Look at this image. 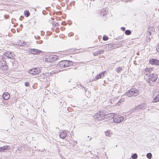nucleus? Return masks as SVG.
<instances>
[{"label":"nucleus","instance_id":"35","mask_svg":"<svg viewBox=\"0 0 159 159\" xmlns=\"http://www.w3.org/2000/svg\"><path fill=\"white\" fill-rule=\"evenodd\" d=\"M125 100V99L124 98H122L120 100H119L118 102V103H121L123 102Z\"/></svg>","mask_w":159,"mask_h":159},{"label":"nucleus","instance_id":"43","mask_svg":"<svg viewBox=\"0 0 159 159\" xmlns=\"http://www.w3.org/2000/svg\"><path fill=\"white\" fill-rule=\"evenodd\" d=\"M84 89L85 90V92L86 91V88H85V87H84Z\"/></svg>","mask_w":159,"mask_h":159},{"label":"nucleus","instance_id":"13","mask_svg":"<svg viewBox=\"0 0 159 159\" xmlns=\"http://www.w3.org/2000/svg\"><path fill=\"white\" fill-rule=\"evenodd\" d=\"M66 135V132L65 131L61 132L59 134V137L62 139H64Z\"/></svg>","mask_w":159,"mask_h":159},{"label":"nucleus","instance_id":"42","mask_svg":"<svg viewBox=\"0 0 159 159\" xmlns=\"http://www.w3.org/2000/svg\"><path fill=\"white\" fill-rule=\"evenodd\" d=\"M23 18V16H21V17H20V20H22V18Z\"/></svg>","mask_w":159,"mask_h":159},{"label":"nucleus","instance_id":"26","mask_svg":"<svg viewBox=\"0 0 159 159\" xmlns=\"http://www.w3.org/2000/svg\"><path fill=\"white\" fill-rule=\"evenodd\" d=\"M105 134L106 136L110 137L112 135V133L110 131H107L105 132Z\"/></svg>","mask_w":159,"mask_h":159},{"label":"nucleus","instance_id":"20","mask_svg":"<svg viewBox=\"0 0 159 159\" xmlns=\"http://www.w3.org/2000/svg\"><path fill=\"white\" fill-rule=\"evenodd\" d=\"M106 10H104V9H102L101 11H99V14H100V16H104L105 15H106Z\"/></svg>","mask_w":159,"mask_h":159},{"label":"nucleus","instance_id":"23","mask_svg":"<svg viewBox=\"0 0 159 159\" xmlns=\"http://www.w3.org/2000/svg\"><path fill=\"white\" fill-rule=\"evenodd\" d=\"M71 79L70 78H68L65 79V82L67 84H71Z\"/></svg>","mask_w":159,"mask_h":159},{"label":"nucleus","instance_id":"22","mask_svg":"<svg viewBox=\"0 0 159 159\" xmlns=\"http://www.w3.org/2000/svg\"><path fill=\"white\" fill-rule=\"evenodd\" d=\"M24 15L26 17H28L30 15V13L28 10H25L24 11Z\"/></svg>","mask_w":159,"mask_h":159},{"label":"nucleus","instance_id":"38","mask_svg":"<svg viewBox=\"0 0 159 159\" xmlns=\"http://www.w3.org/2000/svg\"><path fill=\"white\" fill-rule=\"evenodd\" d=\"M121 29L123 31H125V27H122L121 28Z\"/></svg>","mask_w":159,"mask_h":159},{"label":"nucleus","instance_id":"51","mask_svg":"<svg viewBox=\"0 0 159 159\" xmlns=\"http://www.w3.org/2000/svg\"><path fill=\"white\" fill-rule=\"evenodd\" d=\"M158 1H159V0H158Z\"/></svg>","mask_w":159,"mask_h":159},{"label":"nucleus","instance_id":"16","mask_svg":"<svg viewBox=\"0 0 159 159\" xmlns=\"http://www.w3.org/2000/svg\"><path fill=\"white\" fill-rule=\"evenodd\" d=\"M154 31V29L153 27H150L148 29V32L146 33L148 34H152V33Z\"/></svg>","mask_w":159,"mask_h":159},{"label":"nucleus","instance_id":"21","mask_svg":"<svg viewBox=\"0 0 159 159\" xmlns=\"http://www.w3.org/2000/svg\"><path fill=\"white\" fill-rule=\"evenodd\" d=\"M5 54L7 55L8 56L11 57H8V59L10 58L12 59L14 57L12 55V53L11 52L9 51L6 52H5Z\"/></svg>","mask_w":159,"mask_h":159},{"label":"nucleus","instance_id":"17","mask_svg":"<svg viewBox=\"0 0 159 159\" xmlns=\"http://www.w3.org/2000/svg\"><path fill=\"white\" fill-rule=\"evenodd\" d=\"M10 97V95L8 93H5L3 94L2 97L4 99L7 100Z\"/></svg>","mask_w":159,"mask_h":159},{"label":"nucleus","instance_id":"37","mask_svg":"<svg viewBox=\"0 0 159 159\" xmlns=\"http://www.w3.org/2000/svg\"><path fill=\"white\" fill-rule=\"evenodd\" d=\"M156 50L157 52H159V43L157 45L156 47Z\"/></svg>","mask_w":159,"mask_h":159},{"label":"nucleus","instance_id":"2","mask_svg":"<svg viewBox=\"0 0 159 159\" xmlns=\"http://www.w3.org/2000/svg\"><path fill=\"white\" fill-rule=\"evenodd\" d=\"M76 63L69 60H63L60 61L58 63V66L61 67H65L75 65Z\"/></svg>","mask_w":159,"mask_h":159},{"label":"nucleus","instance_id":"49","mask_svg":"<svg viewBox=\"0 0 159 159\" xmlns=\"http://www.w3.org/2000/svg\"><path fill=\"white\" fill-rule=\"evenodd\" d=\"M89 136H88V138H89Z\"/></svg>","mask_w":159,"mask_h":159},{"label":"nucleus","instance_id":"39","mask_svg":"<svg viewBox=\"0 0 159 159\" xmlns=\"http://www.w3.org/2000/svg\"><path fill=\"white\" fill-rule=\"evenodd\" d=\"M4 16L5 18L6 19L8 18L9 17V16L8 15H4Z\"/></svg>","mask_w":159,"mask_h":159},{"label":"nucleus","instance_id":"1","mask_svg":"<svg viewBox=\"0 0 159 159\" xmlns=\"http://www.w3.org/2000/svg\"><path fill=\"white\" fill-rule=\"evenodd\" d=\"M152 68H146L142 71V74L144 75V79L148 83L155 82L158 78L157 75L152 72Z\"/></svg>","mask_w":159,"mask_h":159},{"label":"nucleus","instance_id":"9","mask_svg":"<svg viewBox=\"0 0 159 159\" xmlns=\"http://www.w3.org/2000/svg\"><path fill=\"white\" fill-rule=\"evenodd\" d=\"M7 66L6 63V61L5 60H0V69L2 70H7Z\"/></svg>","mask_w":159,"mask_h":159},{"label":"nucleus","instance_id":"14","mask_svg":"<svg viewBox=\"0 0 159 159\" xmlns=\"http://www.w3.org/2000/svg\"><path fill=\"white\" fill-rule=\"evenodd\" d=\"M104 50H98L96 52H95L93 53V54L94 56H96L99 54H101L103 53Z\"/></svg>","mask_w":159,"mask_h":159},{"label":"nucleus","instance_id":"19","mask_svg":"<svg viewBox=\"0 0 159 159\" xmlns=\"http://www.w3.org/2000/svg\"><path fill=\"white\" fill-rule=\"evenodd\" d=\"M8 57H9L5 54V52L1 56V60L2 61L6 60L7 59H8Z\"/></svg>","mask_w":159,"mask_h":159},{"label":"nucleus","instance_id":"36","mask_svg":"<svg viewBox=\"0 0 159 159\" xmlns=\"http://www.w3.org/2000/svg\"><path fill=\"white\" fill-rule=\"evenodd\" d=\"M25 85L26 87H28L29 86L30 83L28 82H25Z\"/></svg>","mask_w":159,"mask_h":159},{"label":"nucleus","instance_id":"47","mask_svg":"<svg viewBox=\"0 0 159 159\" xmlns=\"http://www.w3.org/2000/svg\"><path fill=\"white\" fill-rule=\"evenodd\" d=\"M91 1H94V0H90Z\"/></svg>","mask_w":159,"mask_h":159},{"label":"nucleus","instance_id":"8","mask_svg":"<svg viewBox=\"0 0 159 159\" xmlns=\"http://www.w3.org/2000/svg\"><path fill=\"white\" fill-rule=\"evenodd\" d=\"M150 64L155 66H159V60L154 58H151L149 60Z\"/></svg>","mask_w":159,"mask_h":159},{"label":"nucleus","instance_id":"41","mask_svg":"<svg viewBox=\"0 0 159 159\" xmlns=\"http://www.w3.org/2000/svg\"><path fill=\"white\" fill-rule=\"evenodd\" d=\"M5 150H4V149H3V150H0V152H5Z\"/></svg>","mask_w":159,"mask_h":159},{"label":"nucleus","instance_id":"25","mask_svg":"<svg viewBox=\"0 0 159 159\" xmlns=\"http://www.w3.org/2000/svg\"><path fill=\"white\" fill-rule=\"evenodd\" d=\"M125 34L126 35H129L131 34V32L130 30H125Z\"/></svg>","mask_w":159,"mask_h":159},{"label":"nucleus","instance_id":"40","mask_svg":"<svg viewBox=\"0 0 159 159\" xmlns=\"http://www.w3.org/2000/svg\"><path fill=\"white\" fill-rule=\"evenodd\" d=\"M158 98V100L156 101H159V93L157 96Z\"/></svg>","mask_w":159,"mask_h":159},{"label":"nucleus","instance_id":"30","mask_svg":"<svg viewBox=\"0 0 159 159\" xmlns=\"http://www.w3.org/2000/svg\"><path fill=\"white\" fill-rule=\"evenodd\" d=\"M9 147L8 146H3V147H0V149H9Z\"/></svg>","mask_w":159,"mask_h":159},{"label":"nucleus","instance_id":"3","mask_svg":"<svg viewBox=\"0 0 159 159\" xmlns=\"http://www.w3.org/2000/svg\"><path fill=\"white\" fill-rule=\"evenodd\" d=\"M139 92L138 90L132 88L126 92L125 94L129 97H131L132 96H136L139 94Z\"/></svg>","mask_w":159,"mask_h":159},{"label":"nucleus","instance_id":"32","mask_svg":"<svg viewBox=\"0 0 159 159\" xmlns=\"http://www.w3.org/2000/svg\"><path fill=\"white\" fill-rule=\"evenodd\" d=\"M108 39V38L107 36L105 35L103 36V40L107 41Z\"/></svg>","mask_w":159,"mask_h":159},{"label":"nucleus","instance_id":"18","mask_svg":"<svg viewBox=\"0 0 159 159\" xmlns=\"http://www.w3.org/2000/svg\"><path fill=\"white\" fill-rule=\"evenodd\" d=\"M58 56L56 55H55L52 57L51 58H49V61L50 62H52V61H56L57 59H58Z\"/></svg>","mask_w":159,"mask_h":159},{"label":"nucleus","instance_id":"11","mask_svg":"<svg viewBox=\"0 0 159 159\" xmlns=\"http://www.w3.org/2000/svg\"><path fill=\"white\" fill-rule=\"evenodd\" d=\"M10 65L11 69H16L18 66V63L17 62L15 61L11 62Z\"/></svg>","mask_w":159,"mask_h":159},{"label":"nucleus","instance_id":"48","mask_svg":"<svg viewBox=\"0 0 159 159\" xmlns=\"http://www.w3.org/2000/svg\"><path fill=\"white\" fill-rule=\"evenodd\" d=\"M138 53H139V52H138V53H137V54H138Z\"/></svg>","mask_w":159,"mask_h":159},{"label":"nucleus","instance_id":"29","mask_svg":"<svg viewBox=\"0 0 159 159\" xmlns=\"http://www.w3.org/2000/svg\"><path fill=\"white\" fill-rule=\"evenodd\" d=\"M131 157L133 159H135L137 157V155L136 153H134L132 155Z\"/></svg>","mask_w":159,"mask_h":159},{"label":"nucleus","instance_id":"33","mask_svg":"<svg viewBox=\"0 0 159 159\" xmlns=\"http://www.w3.org/2000/svg\"><path fill=\"white\" fill-rule=\"evenodd\" d=\"M158 98L157 97V96H156V97L154 99L152 102H157L158 101H156L158 100Z\"/></svg>","mask_w":159,"mask_h":159},{"label":"nucleus","instance_id":"7","mask_svg":"<svg viewBox=\"0 0 159 159\" xmlns=\"http://www.w3.org/2000/svg\"><path fill=\"white\" fill-rule=\"evenodd\" d=\"M114 117V114L109 113L107 114H105V112H104V120H105V121H108V120H111L113 119Z\"/></svg>","mask_w":159,"mask_h":159},{"label":"nucleus","instance_id":"15","mask_svg":"<svg viewBox=\"0 0 159 159\" xmlns=\"http://www.w3.org/2000/svg\"><path fill=\"white\" fill-rule=\"evenodd\" d=\"M152 37V36L151 34H149L146 33V37L145 39H146V40L148 42H149L150 41Z\"/></svg>","mask_w":159,"mask_h":159},{"label":"nucleus","instance_id":"50","mask_svg":"<svg viewBox=\"0 0 159 159\" xmlns=\"http://www.w3.org/2000/svg\"><path fill=\"white\" fill-rule=\"evenodd\" d=\"M141 107H140V108H139V109H141Z\"/></svg>","mask_w":159,"mask_h":159},{"label":"nucleus","instance_id":"34","mask_svg":"<svg viewBox=\"0 0 159 159\" xmlns=\"http://www.w3.org/2000/svg\"><path fill=\"white\" fill-rule=\"evenodd\" d=\"M108 47L110 48L111 49H114V48H113V46L112 45L109 44H108Z\"/></svg>","mask_w":159,"mask_h":159},{"label":"nucleus","instance_id":"5","mask_svg":"<svg viewBox=\"0 0 159 159\" xmlns=\"http://www.w3.org/2000/svg\"><path fill=\"white\" fill-rule=\"evenodd\" d=\"M41 71V68L35 67L29 70V73L33 75L39 74Z\"/></svg>","mask_w":159,"mask_h":159},{"label":"nucleus","instance_id":"27","mask_svg":"<svg viewBox=\"0 0 159 159\" xmlns=\"http://www.w3.org/2000/svg\"><path fill=\"white\" fill-rule=\"evenodd\" d=\"M146 157L149 159H151L152 158V155L151 153H148L146 154Z\"/></svg>","mask_w":159,"mask_h":159},{"label":"nucleus","instance_id":"10","mask_svg":"<svg viewBox=\"0 0 159 159\" xmlns=\"http://www.w3.org/2000/svg\"><path fill=\"white\" fill-rule=\"evenodd\" d=\"M29 52L32 54H38L42 52L38 49L31 48L29 49Z\"/></svg>","mask_w":159,"mask_h":159},{"label":"nucleus","instance_id":"28","mask_svg":"<svg viewBox=\"0 0 159 159\" xmlns=\"http://www.w3.org/2000/svg\"><path fill=\"white\" fill-rule=\"evenodd\" d=\"M122 70V68L120 67L117 68L116 70V71L118 73H119Z\"/></svg>","mask_w":159,"mask_h":159},{"label":"nucleus","instance_id":"4","mask_svg":"<svg viewBox=\"0 0 159 159\" xmlns=\"http://www.w3.org/2000/svg\"><path fill=\"white\" fill-rule=\"evenodd\" d=\"M104 111H100L99 112L97 113L94 115V118L98 120H104Z\"/></svg>","mask_w":159,"mask_h":159},{"label":"nucleus","instance_id":"46","mask_svg":"<svg viewBox=\"0 0 159 159\" xmlns=\"http://www.w3.org/2000/svg\"><path fill=\"white\" fill-rule=\"evenodd\" d=\"M91 138H90V139L89 140H91Z\"/></svg>","mask_w":159,"mask_h":159},{"label":"nucleus","instance_id":"6","mask_svg":"<svg viewBox=\"0 0 159 159\" xmlns=\"http://www.w3.org/2000/svg\"><path fill=\"white\" fill-rule=\"evenodd\" d=\"M124 120V117L120 115H116L114 116L113 120L115 123H120Z\"/></svg>","mask_w":159,"mask_h":159},{"label":"nucleus","instance_id":"12","mask_svg":"<svg viewBox=\"0 0 159 159\" xmlns=\"http://www.w3.org/2000/svg\"><path fill=\"white\" fill-rule=\"evenodd\" d=\"M105 71L102 72L101 73L97 75L95 77V79L96 80H98L99 78H102L104 76V74Z\"/></svg>","mask_w":159,"mask_h":159},{"label":"nucleus","instance_id":"24","mask_svg":"<svg viewBox=\"0 0 159 159\" xmlns=\"http://www.w3.org/2000/svg\"><path fill=\"white\" fill-rule=\"evenodd\" d=\"M139 58L138 57H137L135 58V61L134 62V64L139 65Z\"/></svg>","mask_w":159,"mask_h":159},{"label":"nucleus","instance_id":"44","mask_svg":"<svg viewBox=\"0 0 159 159\" xmlns=\"http://www.w3.org/2000/svg\"><path fill=\"white\" fill-rule=\"evenodd\" d=\"M22 26H23V25H20V27H22Z\"/></svg>","mask_w":159,"mask_h":159},{"label":"nucleus","instance_id":"31","mask_svg":"<svg viewBox=\"0 0 159 159\" xmlns=\"http://www.w3.org/2000/svg\"><path fill=\"white\" fill-rule=\"evenodd\" d=\"M22 41H21L20 40L18 43H21V44H20V45L22 46H25V43L24 42H23L22 43Z\"/></svg>","mask_w":159,"mask_h":159},{"label":"nucleus","instance_id":"45","mask_svg":"<svg viewBox=\"0 0 159 159\" xmlns=\"http://www.w3.org/2000/svg\"><path fill=\"white\" fill-rule=\"evenodd\" d=\"M1 56H0V60H1Z\"/></svg>","mask_w":159,"mask_h":159}]
</instances>
